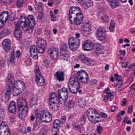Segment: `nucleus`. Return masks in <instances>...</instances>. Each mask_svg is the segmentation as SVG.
Segmentation results:
<instances>
[{
  "mask_svg": "<svg viewBox=\"0 0 135 135\" xmlns=\"http://www.w3.org/2000/svg\"><path fill=\"white\" fill-rule=\"evenodd\" d=\"M115 94L116 93L114 91H113L112 93L110 92H109L106 95L109 98H112L113 97L114 95H115Z\"/></svg>",
  "mask_w": 135,
  "mask_h": 135,
  "instance_id": "nucleus-49",
  "label": "nucleus"
},
{
  "mask_svg": "<svg viewBox=\"0 0 135 135\" xmlns=\"http://www.w3.org/2000/svg\"><path fill=\"white\" fill-rule=\"evenodd\" d=\"M3 127L4 128H8L7 123L5 121H2L0 125V128L1 129L3 128Z\"/></svg>",
  "mask_w": 135,
  "mask_h": 135,
  "instance_id": "nucleus-48",
  "label": "nucleus"
},
{
  "mask_svg": "<svg viewBox=\"0 0 135 135\" xmlns=\"http://www.w3.org/2000/svg\"><path fill=\"white\" fill-rule=\"evenodd\" d=\"M44 65L46 67H47L50 64V61L49 60L46 59L43 61Z\"/></svg>",
  "mask_w": 135,
  "mask_h": 135,
  "instance_id": "nucleus-51",
  "label": "nucleus"
},
{
  "mask_svg": "<svg viewBox=\"0 0 135 135\" xmlns=\"http://www.w3.org/2000/svg\"><path fill=\"white\" fill-rule=\"evenodd\" d=\"M48 51L49 55L50 56L51 59L55 60L57 58L58 55V52L57 49H50Z\"/></svg>",
  "mask_w": 135,
  "mask_h": 135,
  "instance_id": "nucleus-14",
  "label": "nucleus"
},
{
  "mask_svg": "<svg viewBox=\"0 0 135 135\" xmlns=\"http://www.w3.org/2000/svg\"><path fill=\"white\" fill-rule=\"evenodd\" d=\"M13 89L12 90V94L15 96H17L20 94L23 91L16 87H13Z\"/></svg>",
  "mask_w": 135,
  "mask_h": 135,
  "instance_id": "nucleus-28",
  "label": "nucleus"
},
{
  "mask_svg": "<svg viewBox=\"0 0 135 135\" xmlns=\"http://www.w3.org/2000/svg\"><path fill=\"white\" fill-rule=\"evenodd\" d=\"M109 17L107 15L103 14L100 18L101 21L103 23H107L109 21Z\"/></svg>",
  "mask_w": 135,
  "mask_h": 135,
  "instance_id": "nucleus-35",
  "label": "nucleus"
},
{
  "mask_svg": "<svg viewBox=\"0 0 135 135\" xmlns=\"http://www.w3.org/2000/svg\"><path fill=\"white\" fill-rule=\"evenodd\" d=\"M102 131V127L101 126H97V131L98 134H101Z\"/></svg>",
  "mask_w": 135,
  "mask_h": 135,
  "instance_id": "nucleus-56",
  "label": "nucleus"
},
{
  "mask_svg": "<svg viewBox=\"0 0 135 135\" xmlns=\"http://www.w3.org/2000/svg\"><path fill=\"white\" fill-rule=\"evenodd\" d=\"M14 81V79L13 76H12L11 74H9L7 77V80L6 81V82L8 85V86H11V85L13 84V82Z\"/></svg>",
  "mask_w": 135,
  "mask_h": 135,
  "instance_id": "nucleus-29",
  "label": "nucleus"
},
{
  "mask_svg": "<svg viewBox=\"0 0 135 135\" xmlns=\"http://www.w3.org/2000/svg\"><path fill=\"white\" fill-rule=\"evenodd\" d=\"M9 15V13L8 12H3L1 15H0V19L5 22L8 19Z\"/></svg>",
  "mask_w": 135,
  "mask_h": 135,
  "instance_id": "nucleus-27",
  "label": "nucleus"
},
{
  "mask_svg": "<svg viewBox=\"0 0 135 135\" xmlns=\"http://www.w3.org/2000/svg\"><path fill=\"white\" fill-rule=\"evenodd\" d=\"M97 82V80L96 79H91L90 81V83L92 85H94Z\"/></svg>",
  "mask_w": 135,
  "mask_h": 135,
  "instance_id": "nucleus-60",
  "label": "nucleus"
},
{
  "mask_svg": "<svg viewBox=\"0 0 135 135\" xmlns=\"http://www.w3.org/2000/svg\"><path fill=\"white\" fill-rule=\"evenodd\" d=\"M8 109L10 112L15 114L16 112V107L15 103L13 102H11L9 104Z\"/></svg>",
  "mask_w": 135,
  "mask_h": 135,
  "instance_id": "nucleus-21",
  "label": "nucleus"
},
{
  "mask_svg": "<svg viewBox=\"0 0 135 135\" xmlns=\"http://www.w3.org/2000/svg\"><path fill=\"white\" fill-rule=\"evenodd\" d=\"M86 113L88 119L92 123L94 124L102 121L101 116L97 113V110L92 108L87 109Z\"/></svg>",
  "mask_w": 135,
  "mask_h": 135,
  "instance_id": "nucleus-2",
  "label": "nucleus"
},
{
  "mask_svg": "<svg viewBox=\"0 0 135 135\" xmlns=\"http://www.w3.org/2000/svg\"><path fill=\"white\" fill-rule=\"evenodd\" d=\"M105 31L104 28L100 27L98 28L96 32V35L97 38L100 37L101 36L104 35Z\"/></svg>",
  "mask_w": 135,
  "mask_h": 135,
  "instance_id": "nucleus-26",
  "label": "nucleus"
},
{
  "mask_svg": "<svg viewBox=\"0 0 135 135\" xmlns=\"http://www.w3.org/2000/svg\"><path fill=\"white\" fill-rule=\"evenodd\" d=\"M81 12V11L79 7L75 6L71 7L69 11L68 15L69 20H70V18H75L83 20V16Z\"/></svg>",
  "mask_w": 135,
  "mask_h": 135,
  "instance_id": "nucleus-3",
  "label": "nucleus"
},
{
  "mask_svg": "<svg viewBox=\"0 0 135 135\" xmlns=\"http://www.w3.org/2000/svg\"><path fill=\"white\" fill-rule=\"evenodd\" d=\"M49 100L50 102L55 101L59 102L58 95H57L55 93H52L51 94V95L49 97Z\"/></svg>",
  "mask_w": 135,
  "mask_h": 135,
  "instance_id": "nucleus-30",
  "label": "nucleus"
},
{
  "mask_svg": "<svg viewBox=\"0 0 135 135\" xmlns=\"http://www.w3.org/2000/svg\"><path fill=\"white\" fill-rule=\"evenodd\" d=\"M89 23L88 22H86L85 24L83 26L86 27V28H87L88 30H90L91 27L90 25L89 24Z\"/></svg>",
  "mask_w": 135,
  "mask_h": 135,
  "instance_id": "nucleus-59",
  "label": "nucleus"
},
{
  "mask_svg": "<svg viewBox=\"0 0 135 135\" xmlns=\"http://www.w3.org/2000/svg\"><path fill=\"white\" fill-rule=\"evenodd\" d=\"M21 25L23 30L31 33L32 32L36 23L35 19L32 15H29L27 18L25 16H22L20 18Z\"/></svg>",
  "mask_w": 135,
  "mask_h": 135,
  "instance_id": "nucleus-1",
  "label": "nucleus"
},
{
  "mask_svg": "<svg viewBox=\"0 0 135 135\" xmlns=\"http://www.w3.org/2000/svg\"><path fill=\"white\" fill-rule=\"evenodd\" d=\"M83 35L84 36H87L88 35L90 34V31L89 30H87L82 31Z\"/></svg>",
  "mask_w": 135,
  "mask_h": 135,
  "instance_id": "nucleus-50",
  "label": "nucleus"
},
{
  "mask_svg": "<svg viewBox=\"0 0 135 135\" xmlns=\"http://www.w3.org/2000/svg\"><path fill=\"white\" fill-rule=\"evenodd\" d=\"M11 89L9 88H6V89L4 90L2 94V98L4 99L6 101L10 97V95L11 94Z\"/></svg>",
  "mask_w": 135,
  "mask_h": 135,
  "instance_id": "nucleus-17",
  "label": "nucleus"
},
{
  "mask_svg": "<svg viewBox=\"0 0 135 135\" xmlns=\"http://www.w3.org/2000/svg\"><path fill=\"white\" fill-rule=\"evenodd\" d=\"M109 2L110 6L112 8L114 9L119 6L118 0H106Z\"/></svg>",
  "mask_w": 135,
  "mask_h": 135,
  "instance_id": "nucleus-25",
  "label": "nucleus"
},
{
  "mask_svg": "<svg viewBox=\"0 0 135 135\" xmlns=\"http://www.w3.org/2000/svg\"><path fill=\"white\" fill-rule=\"evenodd\" d=\"M30 54L31 56L33 58H37L38 57L37 49L35 45H32L30 48Z\"/></svg>",
  "mask_w": 135,
  "mask_h": 135,
  "instance_id": "nucleus-16",
  "label": "nucleus"
},
{
  "mask_svg": "<svg viewBox=\"0 0 135 135\" xmlns=\"http://www.w3.org/2000/svg\"><path fill=\"white\" fill-rule=\"evenodd\" d=\"M114 78L116 80L119 82H120V85L123 84V81L121 79V76L120 75H118L117 74H115L114 75Z\"/></svg>",
  "mask_w": 135,
  "mask_h": 135,
  "instance_id": "nucleus-40",
  "label": "nucleus"
},
{
  "mask_svg": "<svg viewBox=\"0 0 135 135\" xmlns=\"http://www.w3.org/2000/svg\"><path fill=\"white\" fill-rule=\"evenodd\" d=\"M15 86L20 89L23 91L25 88V83L23 81L20 80H17L14 82L13 85V87Z\"/></svg>",
  "mask_w": 135,
  "mask_h": 135,
  "instance_id": "nucleus-15",
  "label": "nucleus"
},
{
  "mask_svg": "<svg viewBox=\"0 0 135 135\" xmlns=\"http://www.w3.org/2000/svg\"><path fill=\"white\" fill-rule=\"evenodd\" d=\"M38 97L37 96H33L30 102V105L32 108H35L36 105Z\"/></svg>",
  "mask_w": 135,
  "mask_h": 135,
  "instance_id": "nucleus-32",
  "label": "nucleus"
},
{
  "mask_svg": "<svg viewBox=\"0 0 135 135\" xmlns=\"http://www.w3.org/2000/svg\"><path fill=\"white\" fill-rule=\"evenodd\" d=\"M94 44L95 45V53L97 55L103 54L105 50L103 46L98 43L95 42Z\"/></svg>",
  "mask_w": 135,
  "mask_h": 135,
  "instance_id": "nucleus-12",
  "label": "nucleus"
},
{
  "mask_svg": "<svg viewBox=\"0 0 135 135\" xmlns=\"http://www.w3.org/2000/svg\"><path fill=\"white\" fill-rule=\"evenodd\" d=\"M54 76L60 82L63 81L64 80V76L63 72L57 71L55 73Z\"/></svg>",
  "mask_w": 135,
  "mask_h": 135,
  "instance_id": "nucleus-22",
  "label": "nucleus"
},
{
  "mask_svg": "<svg viewBox=\"0 0 135 135\" xmlns=\"http://www.w3.org/2000/svg\"><path fill=\"white\" fill-rule=\"evenodd\" d=\"M98 38L100 41L103 42H107L108 41V38L104 35L101 36L100 37Z\"/></svg>",
  "mask_w": 135,
  "mask_h": 135,
  "instance_id": "nucleus-45",
  "label": "nucleus"
},
{
  "mask_svg": "<svg viewBox=\"0 0 135 135\" xmlns=\"http://www.w3.org/2000/svg\"><path fill=\"white\" fill-rule=\"evenodd\" d=\"M82 127H81L80 125H75L74 126V129L75 130L78 131V132L80 133L82 131L81 129Z\"/></svg>",
  "mask_w": 135,
  "mask_h": 135,
  "instance_id": "nucleus-47",
  "label": "nucleus"
},
{
  "mask_svg": "<svg viewBox=\"0 0 135 135\" xmlns=\"http://www.w3.org/2000/svg\"><path fill=\"white\" fill-rule=\"evenodd\" d=\"M79 79L80 80L82 83L86 84L88 83L89 81V78L88 75H86L83 76H80L79 78Z\"/></svg>",
  "mask_w": 135,
  "mask_h": 135,
  "instance_id": "nucleus-36",
  "label": "nucleus"
},
{
  "mask_svg": "<svg viewBox=\"0 0 135 135\" xmlns=\"http://www.w3.org/2000/svg\"><path fill=\"white\" fill-rule=\"evenodd\" d=\"M15 50H13L10 53V59L8 60V61H9L11 63H13L15 62Z\"/></svg>",
  "mask_w": 135,
  "mask_h": 135,
  "instance_id": "nucleus-37",
  "label": "nucleus"
},
{
  "mask_svg": "<svg viewBox=\"0 0 135 135\" xmlns=\"http://www.w3.org/2000/svg\"><path fill=\"white\" fill-rule=\"evenodd\" d=\"M86 117L84 116H83L81 119V125H84L85 123Z\"/></svg>",
  "mask_w": 135,
  "mask_h": 135,
  "instance_id": "nucleus-58",
  "label": "nucleus"
},
{
  "mask_svg": "<svg viewBox=\"0 0 135 135\" xmlns=\"http://www.w3.org/2000/svg\"><path fill=\"white\" fill-rule=\"evenodd\" d=\"M74 20H73L72 18H70V20H69L70 22L72 24H74L76 25H80L83 21V20L81 19H78L77 18H73Z\"/></svg>",
  "mask_w": 135,
  "mask_h": 135,
  "instance_id": "nucleus-33",
  "label": "nucleus"
},
{
  "mask_svg": "<svg viewBox=\"0 0 135 135\" xmlns=\"http://www.w3.org/2000/svg\"><path fill=\"white\" fill-rule=\"evenodd\" d=\"M78 103L80 106L83 107L85 105V100L83 98H80L79 99Z\"/></svg>",
  "mask_w": 135,
  "mask_h": 135,
  "instance_id": "nucleus-44",
  "label": "nucleus"
},
{
  "mask_svg": "<svg viewBox=\"0 0 135 135\" xmlns=\"http://www.w3.org/2000/svg\"><path fill=\"white\" fill-rule=\"evenodd\" d=\"M74 106V103L73 100L69 101L66 104V107L69 109L73 108Z\"/></svg>",
  "mask_w": 135,
  "mask_h": 135,
  "instance_id": "nucleus-38",
  "label": "nucleus"
},
{
  "mask_svg": "<svg viewBox=\"0 0 135 135\" xmlns=\"http://www.w3.org/2000/svg\"><path fill=\"white\" fill-rule=\"evenodd\" d=\"M50 19L51 21H55L56 20V17L55 15L53 14L52 11L51 10L50 12Z\"/></svg>",
  "mask_w": 135,
  "mask_h": 135,
  "instance_id": "nucleus-46",
  "label": "nucleus"
},
{
  "mask_svg": "<svg viewBox=\"0 0 135 135\" xmlns=\"http://www.w3.org/2000/svg\"><path fill=\"white\" fill-rule=\"evenodd\" d=\"M82 63L86 65L92 66L94 64V62L91 59L86 57Z\"/></svg>",
  "mask_w": 135,
  "mask_h": 135,
  "instance_id": "nucleus-31",
  "label": "nucleus"
},
{
  "mask_svg": "<svg viewBox=\"0 0 135 135\" xmlns=\"http://www.w3.org/2000/svg\"><path fill=\"white\" fill-rule=\"evenodd\" d=\"M129 61H127L123 62L122 64V67L123 69H124L127 68V65L129 63Z\"/></svg>",
  "mask_w": 135,
  "mask_h": 135,
  "instance_id": "nucleus-55",
  "label": "nucleus"
},
{
  "mask_svg": "<svg viewBox=\"0 0 135 135\" xmlns=\"http://www.w3.org/2000/svg\"><path fill=\"white\" fill-rule=\"evenodd\" d=\"M86 57L84 55L81 54L77 57V59L78 61H80L83 63Z\"/></svg>",
  "mask_w": 135,
  "mask_h": 135,
  "instance_id": "nucleus-42",
  "label": "nucleus"
},
{
  "mask_svg": "<svg viewBox=\"0 0 135 135\" xmlns=\"http://www.w3.org/2000/svg\"><path fill=\"white\" fill-rule=\"evenodd\" d=\"M23 0H17L16 5L18 7H20L22 4Z\"/></svg>",
  "mask_w": 135,
  "mask_h": 135,
  "instance_id": "nucleus-54",
  "label": "nucleus"
},
{
  "mask_svg": "<svg viewBox=\"0 0 135 135\" xmlns=\"http://www.w3.org/2000/svg\"><path fill=\"white\" fill-rule=\"evenodd\" d=\"M37 119H40L42 122H50L52 119V117L50 113L45 110L42 111L41 113H37L36 114Z\"/></svg>",
  "mask_w": 135,
  "mask_h": 135,
  "instance_id": "nucleus-5",
  "label": "nucleus"
},
{
  "mask_svg": "<svg viewBox=\"0 0 135 135\" xmlns=\"http://www.w3.org/2000/svg\"><path fill=\"white\" fill-rule=\"evenodd\" d=\"M93 45L90 41L88 40L85 41L83 45L84 49L86 51H90L93 49Z\"/></svg>",
  "mask_w": 135,
  "mask_h": 135,
  "instance_id": "nucleus-18",
  "label": "nucleus"
},
{
  "mask_svg": "<svg viewBox=\"0 0 135 135\" xmlns=\"http://www.w3.org/2000/svg\"><path fill=\"white\" fill-rule=\"evenodd\" d=\"M25 64L28 65H30L31 64V60L29 58H27L26 60L25 61Z\"/></svg>",
  "mask_w": 135,
  "mask_h": 135,
  "instance_id": "nucleus-61",
  "label": "nucleus"
},
{
  "mask_svg": "<svg viewBox=\"0 0 135 135\" xmlns=\"http://www.w3.org/2000/svg\"><path fill=\"white\" fill-rule=\"evenodd\" d=\"M60 58L67 61L69 58L70 53L68 51H60Z\"/></svg>",
  "mask_w": 135,
  "mask_h": 135,
  "instance_id": "nucleus-19",
  "label": "nucleus"
},
{
  "mask_svg": "<svg viewBox=\"0 0 135 135\" xmlns=\"http://www.w3.org/2000/svg\"><path fill=\"white\" fill-rule=\"evenodd\" d=\"M5 112L2 108H0V121L3 120L4 117Z\"/></svg>",
  "mask_w": 135,
  "mask_h": 135,
  "instance_id": "nucleus-41",
  "label": "nucleus"
},
{
  "mask_svg": "<svg viewBox=\"0 0 135 135\" xmlns=\"http://www.w3.org/2000/svg\"><path fill=\"white\" fill-rule=\"evenodd\" d=\"M13 0H3V3H6L7 4H9V3H12Z\"/></svg>",
  "mask_w": 135,
  "mask_h": 135,
  "instance_id": "nucleus-63",
  "label": "nucleus"
},
{
  "mask_svg": "<svg viewBox=\"0 0 135 135\" xmlns=\"http://www.w3.org/2000/svg\"><path fill=\"white\" fill-rule=\"evenodd\" d=\"M21 52L19 50H17L16 52V55L17 58H18L20 56Z\"/></svg>",
  "mask_w": 135,
  "mask_h": 135,
  "instance_id": "nucleus-64",
  "label": "nucleus"
},
{
  "mask_svg": "<svg viewBox=\"0 0 135 135\" xmlns=\"http://www.w3.org/2000/svg\"><path fill=\"white\" fill-rule=\"evenodd\" d=\"M10 34V30H9L5 29L2 30L0 32V38L2 39L6 37Z\"/></svg>",
  "mask_w": 135,
  "mask_h": 135,
  "instance_id": "nucleus-24",
  "label": "nucleus"
},
{
  "mask_svg": "<svg viewBox=\"0 0 135 135\" xmlns=\"http://www.w3.org/2000/svg\"><path fill=\"white\" fill-rule=\"evenodd\" d=\"M133 109V107L132 106H129L128 108V112L129 114L131 113L132 112Z\"/></svg>",
  "mask_w": 135,
  "mask_h": 135,
  "instance_id": "nucleus-62",
  "label": "nucleus"
},
{
  "mask_svg": "<svg viewBox=\"0 0 135 135\" xmlns=\"http://www.w3.org/2000/svg\"><path fill=\"white\" fill-rule=\"evenodd\" d=\"M37 49L40 54L42 53L45 51L46 46V42L43 40H39L37 43Z\"/></svg>",
  "mask_w": 135,
  "mask_h": 135,
  "instance_id": "nucleus-11",
  "label": "nucleus"
},
{
  "mask_svg": "<svg viewBox=\"0 0 135 135\" xmlns=\"http://www.w3.org/2000/svg\"><path fill=\"white\" fill-rule=\"evenodd\" d=\"M19 113L22 114H26L28 112L26 101L22 98L18 99L17 102Z\"/></svg>",
  "mask_w": 135,
  "mask_h": 135,
  "instance_id": "nucleus-7",
  "label": "nucleus"
},
{
  "mask_svg": "<svg viewBox=\"0 0 135 135\" xmlns=\"http://www.w3.org/2000/svg\"><path fill=\"white\" fill-rule=\"evenodd\" d=\"M58 103L59 102L55 101L50 102V103L49 104L50 107L52 110L54 112L57 110L58 107L59 106Z\"/></svg>",
  "mask_w": 135,
  "mask_h": 135,
  "instance_id": "nucleus-23",
  "label": "nucleus"
},
{
  "mask_svg": "<svg viewBox=\"0 0 135 135\" xmlns=\"http://www.w3.org/2000/svg\"><path fill=\"white\" fill-rule=\"evenodd\" d=\"M37 9L38 11H41L43 9L42 3L41 2H39L37 4Z\"/></svg>",
  "mask_w": 135,
  "mask_h": 135,
  "instance_id": "nucleus-52",
  "label": "nucleus"
},
{
  "mask_svg": "<svg viewBox=\"0 0 135 135\" xmlns=\"http://www.w3.org/2000/svg\"><path fill=\"white\" fill-rule=\"evenodd\" d=\"M3 133L4 134V135H10L11 132L7 128V130L4 131Z\"/></svg>",
  "mask_w": 135,
  "mask_h": 135,
  "instance_id": "nucleus-57",
  "label": "nucleus"
},
{
  "mask_svg": "<svg viewBox=\"0 0 135 135\" xmlns=\"http://www.w3.org/2000/svg\"><path fill=\"white\" fill-rule=\"evenodd\" d=\"M2 46L4 49L6 51H9L10 48V41L8 39H4L2 42Z\"/></svg>",
  "mask_w": 135,
  "mask_h": 135,
  "instance_id": "nucleus-20",
  "label": "nucleus"
},
{
  "mask_svg": "<svg viewBox=\"0 0 135 135\" xmlns=\"http://www.w3.org/2000/svg\"><path fill=\"white\" fill-rule=\"evenodd\" d=\"M60 120L58 119H56L54 121L52 131V134L53 135H58L60 134V132L59 131L60 128Z\"/></svg>",
  "mask_w": 135,
  "mask_h": 135,
  "instance_id": "nucleus-10",
  "label": "nucleus"
},
{
  "mask_svg": "<svg viewBox=\"0 0 135 135\" xmlns=\"http://www.w3.org/2000/svg\"><path fill=\"white\" fill-rule=\"evenodd\" d=\"M16 25L15 29L14 35L16 37L20 38L21 36L22 31L20 29V24L18 22H15Z\"/></svg>",
  "mask_w": 135,
  "mask_h": 135,
  "instance_id": "nucleus-13",
  "label": "nucleus"
},
{
  "mask_svg": "<svg viewBox=\"0 0 135 135\" xmlns=\"http://www.w3.org/2000/svg\"><path fill=\"white\" fill-rule=\"evenodd\" d=\"M34 72L36 75V81L37 84L39 86H44L45 84V80L40 74L38 66L36 65Z\"/></svg>",
  "mask_w": 135,
  "mask_h": 135,
  "instance_id": "nucleus-8",
  "label": "nucleus"
},
{
  "mask_svg": "<svg viewBox=\"0 0 135 135\" xmlns=\"http://www.w3.org/2000/svg\"><path fill=\"white\" fill-rule=\"evenodd\" d=\"M68 47L66 44H62L61 49L60 51H68L67 50L68 49Z\"/></svg>",
  "mask_w": 135,
  "mask_h": 135,
  "instance_id": "nucleus-53",
  "label": "nucleus"
},
{
  "mask_svg": "<svg viewBox=\"0 0 135 135\" xmlns=\"http://www.w3.org/2000/svg\"><path fill=\"white\" fill-rule=\"evenodd\" d=\"M88 75L87 73L83 70H81L79 71L78 73V76H86Z\"/></svg>",
  "mask_w": 135,
  "mask_h": 135,
  "instance_id": "nucleus-39",
  "label": "nucleus"
},
{
  "mask_svg": "<svg viewBox=\"0 0 135 135\" xmlns=\"http://www.w3.org/2000/svg\"><path fill=\"white\" fill-rule=\"evenodd\" d=\"M115 22L114 21H112L110 23L109 30L110 31H113L115 28Z\"/></svg>",
  "mask_w": 135,
  "mask_h": 135,
  "instance_id": "nucleus-43",
  "label": "nucleus"
},
{
  "mask_svg": "<svg viewBox=\"0 0 135 135\" xmlns=\"http://www.w3.org/2000/svg\"><path fill=\"white\" fill-rule=\"evenodd\" d=\"M57 94L59 103L61 104H64L67 100L68 97V89L65 87L60 89L58 90Z\"/></svg>",
  "mask_w": 135,
  "mask_h": 135,
  "instance_id": "nucleus-6",
  "label": "nucleus"
},
{
  "mask_svg": "<svg viewBox=\"0 0 135 135\" xmlns=\"http://www.w3.org/2000/svg\"><path fill=\"white\" fill-rule=\"evenodd\" d=\"M80 87V85L78 78L70 79L68 83V88L70 92L73 94H76Z\"/></svg>",
  "mask_w": 135,
  "mask_h": 135,
  "instance_id": "nucleus-4",
  "label": "nucleus"
},
{
  "mask_svg": "<svg viewBox=\"0 0 135 135\" xmlns=\"http://www.w3.org/2000/svg\"><path fill=\"white\" fill-rule=\"evenodd\" d=\"M83 4L85 8H89L93 4L92 1L91 0H85Z\"/></svg>",
  "mask_w": 135,
  "mask_h": 135,
  "instance_id": "nucleus-34",
  "label": "nucleus"
},
{
  "mask_svg": "<svg viewBox=\"0 0 135 135\" xmlns=\"http://www.w3.org/2000/svg\"><path fill=\"white\" fill-rule=\"evenodd\" d=\"M69 47L73 51H75L79 46L80 42L78 38L73 37L69 38L68 40Z\"/></svg>",
  "mask_w": 135,
  "mask_h": 135,
  "instance_id": "nucleus-9",
  "label": "nucleus"
}]
</instances>
